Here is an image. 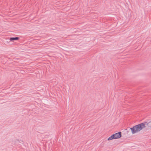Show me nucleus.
<instances>
[{"instance_id": "nucleus-1", "label": "nucleus", "mask_w": 151, "mask_h": 151, "mask_svg": "<svg viewBox=\"0 0 151 151\" xmlns=\"http://www.w3.org/2000/svg\"><path fill=\"white\" fill-rule=\"evenodd\" d=\"M146 127L145 125L143 123H141L133 126L130 128L132 133L134 134L140 132Z\"/></svg>"}, {"instance_id": "nucleus-2", "label": "nucleus", "mask_w": 151, "mask_h": 151, "mask_svg": "<svg viewBox=\"0 0 151 151\" xmlns=\"http://www.w3.org/2000/svg\"><path fill=\"white\" fill-rule=\"evenodd\" d=\"M122 136L121 132H119L118 133L113 134L108 138V141H110L114 139H118L120 138Z\"/></svg>"}, {"instance_id": "nucleus-3", "label": "nucleus", "mask_w": 151, "mask_h": 151, "mask_svg": "<svg viewBox=\"0 0 151 151\" xmlns=\"http://www.w3.org/2000/svg\"><path fill=\"white\" fill-rule=\"evenodd\" d=\"M19 38L18 37H11L9 40L11 41H13L14 40H17L19 39Z\"/></svg>"}, {"instance_id": "nucleus-4", "label": "nucleus", "mask_w": 151, "mask_h": 151, "mask_svg": "<svg viewBox=\"0 0 151 151\" xmlns=\"http://www.w3.org/2000/svg\"><path fill=\"white\" fill-rule=\"evenodd\" d=\"M147 124L148 126L151 128V121L149 122Z\"/></svg>"}]
</instances>
